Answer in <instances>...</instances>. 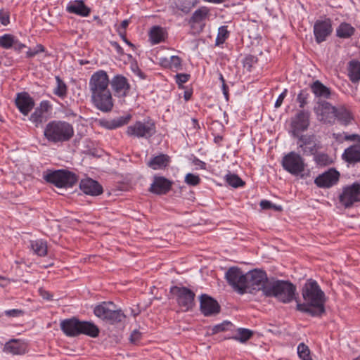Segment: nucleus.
<instances>
[{"instance_id": "obj_1", "label": "nucleus", "mask_w": 360, "mask_h": 360, "mask_svg": "<svg viewBox=\"0 0 360 360\" xmlns=\"http://www.w3.org/2000/svg\"><path fill=\"white\" fill-rule=\"evenodd\" d=\"M301 293L304 302L296 301L297 311L312 317H321L326 313L325 293L315 280H307L301 290Z\"/></svg>"}, {"instance_id": "obj_2", "label": "nucleus", "mask_w": 360, "mask_h": 360, "mask_svg": "<svg viewBox=\"0 0 360 360\" xmlns=\"http://www.w3.org/2000/svg\"><path fill=\"white\" fill-rule=\"evenodd\" d=\"M296 286L289 281L271 278L265 288V296L275 297L282 303H290L295 299Z\"/></svg>"}, {"instance_id": "obj_3", "label": "nucleus", "mask_w": 360, "mask_h": 360, "mask_svg": "<svg viewBox=\"0 0 360 360\" xmlns=\"http://www.w3.org/2000/svg\"><path fill=\"white\" fill-rule=\"evenodd\" d=\"M44 136L50 143H62L73 137L74 128L68 122L53 120L46 125Z\"/></svg>"}, {"instance_id": "obj_4", "label": "nucleus", "mask_w": 360, "mask_h": 360, "mask_svg": "<svg viewBox=\"0 0 360 360\" xmlns=\"http://www.w3.org/2000/svg\"><path fill=\"white\" fill-rule=\"evenodd\" d=\"M94 314L101 319L110 324L122 323L126 316L121 309H117L112 302H103L95 307Z\"/></svg>"}, {"instance_id": "obj_5", "label": "nucleus", "mask_w": 360, "mask_h": 360, "mask_svg": "<svg viewBox=\"0 0 360 360\" xmlns=\"http://www.w3.org/2000/svg\"><path fill=\"white\" fill-rule=\"evenodd\" d=\"M43 177L58 188H71L77 181V176L74 173L64 169L47 171Z\"/></svg>"}, {"instance_id": "obj_6", "label": "nucleus", "mask_w": 360, "mask_h": 360, "mask_svg": "<svg viewBox=\"0 0 360 360\" xmlns=\"http://www.w3.org/2000/svg\"><path fill=\"white\" fill-rule=\"evenodd\" d=\"M246 277L247 290L250 293L253 291L262 290L265 295V288L267 287V283L270 282L265 271L255 269L247 272Z\"/></svg>"}, {"instance_id": "obj_7", "label": "nucleus", "mask_w": 360, "mask_h": 360, "mask_svg": "<svg viewBox=\"0 0 360 360\" xmlns=\"http://www.w3.org/2000/svg\"><path fill=\"white\" fill-rule=\"evenodd\" d=\"M339 203L345 209L352 207L360 202V182L355 181L351 185L343 186L338 195Z\"/></svg>"}, {"instance_id": "obj_8", "label": "nucleus", "mask_w": 360, "mask_h": 360, "mask_svg": "<svg viewBox=\"0 0 360 360\" xmlns=\"http://www.w3.org/2000/svg\"><path fill=\"white\" fill-rule=\"evenodd\" d=\"M246 274L237 266L230 267L225 274L227 283L240 295L247 292Z\"/></svg>"}, {"instance_id": "obj_9", "label": "nucleus", "mask_w": 360, "mask_h": 360, "mask_svg": "<svg viewBox=\"0 0 360 360\" xmlns=\"http://www.w3.org/2000/svg\"><path fill=\"white\" fill-rule=\"evenodd\" d=\"M156 131L155 123L150 118L143 122L137 121L127 127V134L130 136L149 138Z\"/></svg>"}, {"instance_id": "obj_10", "label": "nucleus", "mask_w": 360, "mask_h": 360, "mask_svg": "<svg viewBox=\"0 0 360 360\" xmlns=\"http://www.w3.org/2000/svg\"><path fill=\"white\" fill-rule=\"evenodd\" d=\"M297 139V146L300 152L304 155H312L321 148L319 141H317L314 134H299V136H292Z\"/></svg>"}, {"instance_id": "obj_11", "label": "nucleus", "mask_w": 360, "mask_h": 360, "mask_svg": "<svg viewBox=\"0 0 360 360\" xmlns=\"http://www.w3.org/2000/svg\"><path fill=\"white\" fill-rule=\"evenodd\" d=\"M335 106L326 101H318L314 107L318 120L325 124H333L335 122Z\"/></svg>"}, {"instance_id": "obj_12", "label": "nucleus", "mask_w": 360, "mask_h": 360, "mask_svg": "<svg viewBox=\"0 0 360 360\" xmlns=\"http://www.w3.org/2000/svg\"><path fill=\"white\" fill-rule=\"evenodd\" d=\"M283 168L293 175H297L304 170V162L301 155L295 152H290L282 160Z\"/></svg>"}, {"instance_id": "obj_13", "label": "nucleus", "mask_w": 360, "mask_h": 360, "mask_svg": "<svg viewBox=\"0 0 360 360\" xmlns=\"http://www.w3.org/2000/svg\"><path fill=\"white\" fill-rule=\"evenodd\" d=\"M171 292L176 296L178 304L184 311H188L194 306L195 293L186 287L174 286Z\"/></svg>"}, {"instance_id": "obj_14", "label": "nucleus", "mask_w": 360, "mask_h": 360, "mask_svg": "<svg viewBox=\"0 0 360 360\" xmlns=\"http://www.w3.org/2000/svg\"><path fill=\"white\" fill-rule=\"evenodd\" d=\"M91 98L94 105L102 112H108L113 108V99L110 90L93 92Z\"/></svg>"}, {"instance_id": "obj_15", "label": "nucleus", "mask_w": 360, "mask_h": 360, "mask_svg": "<svg viewBox=\"0 0 360 360\" xmlns=\"http://www.w3.org/2000/svg\"><path fill=\"white\" fill-rule=\"evenodd\" d=\"M310 124V112L306 110H299L292 118V135L299 136L302 132L307 130Z\"/></svg>"}, {"instance_id": "obj_16", "label": "nucleus", "mask_w": 360, "mask_h": 360, "mask_svg": "<svg viewBox=\"0 0 360 360\" xmlns=\"http://www.w3.org/2000/svg\"><path fill=\"white\" fill-rule=\"evenodd\" d=\"M333 27L330 18L317 20L314 25V35L317 44L326 41L327 38L332 34Z\"/></svg>"}, {"instance_id": "obj_17", "label": "nucleus", "mask_w": 360, "mask_h": 360, "mask_svg": "<svg viewBox=\"0 0 360 360\" xmlns=\"http://www.w3.org/2000/svg\"><path fill=\"white\" fill-rule=\"evenodd\" d=\"M110 81L108 75L104 70L94 72L89 80V89L91 93L110 90L108 88Z\"/></svg>"}, {"instance_id": "obj_18", "label": "nucleus", "mask_w": 360, "mask_h": 360, "mask_svg": "<svg viewBox=\"0 0 360 360\" xmlns=\"http://www.w3.org/2000/svg\"><path fill=\"white\" fill-rule=\"evenodd\" d=\"M340 173L334 168L319 174L314 180V184L319 188H328L336 185L340 179Z\"/></svg>"}, {"instance_id": "obj_19", "label": "nucleus", "mask_w": 360, "mask_h": 360, "mask_svg": "<svg viewBox=\"0 0 360 360\" xmlns=\"http://www.w3.org/2000/svg\"><path fill=\"white\" fill-rule=\"evenodd\" d=\"M111 87L115 96L124 98L129 95L131 86L128 79L122 75H117L110 81Z\"/></svg>"}, {"instance_id": "obj_20", "label": "nucleus", "mask_w": 360, "mask_h": 360, "mask_svg": "<svg viewBox=\"0 0 360 360\" xmlns=\"http://www.w3.org/2000/svg\"><path fill=\"white\" fill-rule=\"evenodd\" d=\"M200 307L205 316L217 314L220 311V306L217 301L206 294L200 296Z\"/></svg>"}, {"instance_id": "obj_21", "label": "nucleus", "mask_w": 360, "mask_h": 360, "mask_svg": "<svg viewBox=\"0 0 360 360\" xmlns=\"http://www.w3.org/2000/svg\"><path fill=\"white\" fill-rule=\"evenodd\" d=\"M15 105L21 113L27 115L34 108V101L28 93L21 92L17 94Z\"/></svg>"}, {"instance_id": "obj_22", "label": "nucleus", "mask_w": 360, "mask_h": 360, "mask_svg": "<svg viewBox=\"0 0 360 360\" xmlns=\"http://www.w3.org/2000/svg\"><path fill=\"white\" fill-rule=\"evenodd\" d=\"M51 108V105L48 101H43L40 103L39 107L35 108L34 112L30 115V120L38 127L40 124L45 122L47 120L46 113Z\"/></svg>"}, {"instance_id": "obj_23", "label": "nucleus", "mask_w": 360, "mask_h": 360, "mask_svg": "<svg viewBox=\"0 0 360 360\" xmlns=\"http://www.w3.org/2000/svg\"><path fill=\"white\" fill-rule=\"evenodd\" d=\"M81 321L77 318L64 319L60 322V328L69 337H76L79 335Z\"/></svg>"}, {"instance_id": "obj_24", "label": "nucleus", "mask_w": 360, "mask_h": 360, "mask_svg": "<svg viewBox=\"0 0 360 360\" xmlns=\"http://www.w3.org/2000/svg\"><path fill=\"white\" fill-rule=\"evenodd\" d=\"M79 188L85 194L93 196L103 193L102 186L96 181L90 178L82 179L79 183Z\"/></svg>"}, {"instance_id": "obj_25", "label": "nucleus", "mask_w": 360, "mask_h": 360, "mask_svg": "<svg viewBox=\"0 0 360 360\" xmlns=\"http://www.w3.org/2000/svg\"><path fill=\"white\" fill-rule=\"evenodd\" d=\"M66 10L70 13L86 17L91 12V8L86 6L82 0L71 1L67 5Z\"/></svg>"}, {"instance_id": "obj_26", "label": "nucleus", "mask_w": 360, "mask_h": 360, "mask_svg": "<svg viewBox=\"0 0 360 360\" xmlns=\"http://www.w3.org/2000/svg\"><path fill=\"white\" fill-rule=\"evenodd\" d=\"M131 118V115L128 114L111 120H101L100 125L107 129L112 130L128 124Z\"/></svg>"}, {"instance_id": "obj_27", "label": "nucleus", "mask_w": 360, "mask_h": 360, "mask_svg": "<svg viewBox=\"0 0 360 360\" xmlns=\"http://www.w3.org/2000/svg\"><path fill=\"white\" fill-rule=\"evenodd\" d=\"M342 158L349 164L360 162V143L354 144L346 148Z\"/></svg>"}, {"instance_id": "obj_28", "label": "nucleus", "mask_w": 360, "mask_h": 360, "mask_svg": "<svg viewBox=\"0 0 360 360\" xmlns=\"http://www.w3.org/2000/svg\"><path fill=\"white\" fill-rule=\"evenodd\" d=\"M335 120L344 126L349 125L354 117L352 112L344 105L335 108Z\"/></svg>"}, {"instance_id": "obj_29", "label": "nucleus", "mask_w": 360, "mask_h": 360, "mask_svg": "<svg viewBox=\"0 0 360 360\" xmlns=\"http://www.w3.org/2000/svg\"><path fill=\"white\" fill-rule=\"evenodd\" d=\"M309 86L311 92L319 98L328 99L332 95L330 89L325 86L319 80L314 81Z\"/></svg>"}, {"instance_id": "obj_30", "label": "nucleus", "mask_w": 360, "mask_h": 360, "mask_svg": "<svg viewBox=\"0 0 360 360\" xmlns=\"http://www.w3.org/2000/svg\"><path fill=\"white\" fill-rule=\"evenodd\" d=\"M27 347L25 343L19 340H11L6 343L4 351L15 354L20 355L26 352Z\"/></svg>"}, {"instance_id": "obj_31", "label": "nucleus", "mask_w": 360, "mask_h": 360, "mask_svg": "<svg viewBox=\"0 0 360 360\" xmlns=\"http://www.w3.org/2000/svg\"><path fill=\"white\" fill-rule=\"evenodd\" d=\"M159 65L165 68L177 71L181 68V60L176 56H171L169 58L161 57L159 58Z\"/></svg>"}, {"instance_id": "obj_32", "label": "nucleus", "mask_w": 360, "mask_h": 360, "mask_svg": "<svg viewBox=\"0 0 360 360\" xmlns=\"http://www.w3.org/2000/svg\"><path fill=\"white\" fill-rule=\"evenodd\" d=\"M100 330L94 323L90 321H81L79 328V335L84 334L91 338L98 336Z\"/></svg>"}, {"instance_id": "obj_33", "label": "nucleus", "mask_w": 360, "mask_h": 360, "mask_svg": "<svg viewBox=\"0 0 360 360\" xmlns=\"http://www.w3.org/2000/svg\"><path fill=\"white\" fill-rule=\"evenodd\" d=\"M210 10L206 6H202L197 9L192 15L189 20V24L192 27L196 24L202 23L207 17Z\"/></svg>"}, {"instance_id": "obj_34", "label": "nucleus", "mask_w": 360, "mask_h": 360, "mask_svg": "<svg viewBox=\"0 0 360 360\" xmlns=\"http://www.w3.org/2000/svg\"><path fill=\"white\" fill-rule=\"evenodd\" d=\"M355 33V28L349 23L341 22L336 29V36L340 39H349Z\"/></svg>"}, {"instance_id": "obj_35", "label": "nucleus", "mask_w": 360, "mask_h": 360, "mask_svg": "<svg viewBox=\"0 0 360 360\" xmlns=\"http://www.w3.org/2000/svg\"><path fill=\"white\" fill-rule=\"evenodd\" d=\"M348 76L352 83H358L360 81V62L351 60L348 64Z\"/></svg>"}, {"instance_id": "obj_36", "label": "nucleus", "mask_w": 360, "mask_h": 360, "mask_svg": "<svg viewBox=\"0 0 360 360\" xmlns=\"http://www.w3.org/2000/svg\"><path fill=\"white\" fill-rule=\"evenodd\" d=\"M31 248L34 252L40 257H44L47 254V244L42 240H36L31 241Z\"/></svg>"}, {"instance_id": "obj_37", "label": "nucleus", "mask_w": 360, "mask_h": 360, "mask_svg": "<svg viewBox=\"0 0 360 360\" xmlns=\"http://www.w3.org/2000/svg\"><path fill=\"white\" fill-rule=\"evenodd\" d=\"M56 87L53 90V94L58 97L63 98L67 96L68 87L65 83L59 76H56Z\"/></svg>"}, {"instance_id": "obj_38", "label": "nucleus", "mask_w": 360, "mask_h": 360, "mask_svg": "<svg viewBox=\"0 0 360 360\" xmlns=\"http://www.w3.org/2000/svg\"><path fill=\"white\" fill-rule=\"evenodd\" d=\"M174 181L165 176H159V195H165L171 191Z\"/></svg>"}, {"instance_id": "obj_39", "label": "nucleus", "mask_w": 360, "mask_h": 360, "mask_svg": "<svg viewBox=\"0 0 360 360\" xmlns=\"http://www.w3.org/2000/svg\"><path fill=\"white\" fill-rule=\"evenodd\" d=\"M314 155V160L317 165L321 167H325L330 165L333 162L332 159L328 156V154L324 153H315Z\"/></svg>"}, {"instance_id": "obj_40", "label": "nucleus", "mask_w": 360, "mask_h": 360, "mask_svg": "<svg viewBox=\"0 0 360 360\" xmlns=\"http://www.w3.org/2000/svg\"><path fill=\"white\" fill-rule=\"evenodd\" d=\"M237 332L238 335L233 337V338L240 342H245L253 335V332L247 328H240L237 330Z\"/></svg>"}, {"instance_id": "obj_41", "label": "nucleus", "mask_w": 360, "mask_h": 360, "mask_svg": "<svg viewBox=\"0 0 360 360\" xmlns=\"http://www.w3.org/2000/svg\"><path fill=\"white\" fill-rule=\"evenodd\" d=\"M15 37L10 34H5L0 37V46L8 49L13 47V43H15Z\"/></svg>"}, {"instance_id": "obj_42", "label": "nucleus", "mask_w": 360, "mask_h": 360, "mask_svg": "<svg viewBox=\"0 0 360 360\" xmlns=\"http://www.w3.org/2000/svg\"><path fill=\"white\" fill-rule=\"evenodd\" d=\"M258 62V58L257 56L253 55H248L243 60V68L245 69L248 72H251L252 68L255 64Z\"/></svg>"}, {"instance_id": "obj_43", "label": "nucleus", "mask_w": 360, "mask_h": 360, "mask_svg": "<svg viewBox=\"0 0 360 360\" xmlns=\"http://www.w3.org/2000/svg\"><path fill=\"white\" fill-rule=\"evenodd\" d=\"M226 179L228 184L233 188H238L243 186L245 184V182L237 174H235L226 175Z\"/></svg>"}, {"instance_id": "obj_44", "label": "nucleus", "mask_w": 360, "mask_h": 360, "mask_svg": "<svg viewBox=\"0 0 360 360\" xmlns=\"http://www.w3.org/2000/svg\"><path fill=\"white\" fill-rule=\"evenodd\" d=\"M309 97L310 94L307 89L300 91L297 96V101L300 108H304L308 104Z\"/></svg>"}, {"instance_id": "obj_45", "label": "nucleus", "mask_w": 360, "mask_h": 360, "mask_svg": "<svg viewBox=\"0 0 360 360\" xmlns=\"http://www.w3.org/2000/svg\"><path fill=\"white\" fill-rule=\"evenodd\" d=\"M297 354L302 360H312L310 356L309 347L304 343H300L297 347Z\"/></svg>"}, {"instance_id": "obj_46", "label": "nucleus", "mask_w": 360, "mask_h": 360, "mask_svg": "<svg viewBox=\"0 0 360 360\" xmlns=\"http://www.w3.org/2000/svg\"><path fill=\"white\" fill-rule=\"evenodd\" d=\"M229 36V32L227 26H221L218 30V34L216 39V45H220L224 43Z\"/></svg>"}, {"instance_id": "obj_47", "label": "nucleus", "mask_w": 360, "mask_h": 360, "mask_svg": "<svg viewBox=\"0 0 360 360\" xmlns=\"http://www.w3.org/2000/svg\"><path fill=\"white\" fill-rule=\"evenodd\" d=\"M185 182L189 186H195L200 184V178L198 175L188 173L185 176Z\"/></svg>"}, {"instance_id": "obj_48", "label": "nucleus", "mask_w": 360, "mask_h": 360, "mask_svg": "<svg viewBox=\"0 0 360 360\" xmlns=\"http://www.w3.org/2000/svg\"><path fill=\"white\" fill-rule=\"evenodd\" d=\"M171 162V158L163 153H159V169H165Z\"/></svg>"}, {"instance_id": "obj_49", "label": "nucleus", "mask_w": 360, "mask_h": 360, "mask_svg": "<svg viewBox=\"0 0 360 360\" xmlns=\"http://www.w3.org/2000/svg\"><path fill=\"white\" fill-rule=\"evenodd\" d=\"M191 75L186 73L176 74L175 75V81L179 85V88H183V84L187 82L190 79Z\"/></svg>"}, {"instance_id": "obj_50", "label": "nucleus", "mask_w": 360, "mask_h": 360, "mask_svg": "<svg viewBox=\"0 0 360 360\" xmlns=\"http://www.w3.org/2000/svg\"><path fill=\"white\" fill-rule=\"evenodd\" d=\"M45 51L44 46L41 44H37L33 49L29 48L26 53L27 58H33L39 53H42Z\"/></svg>"}, {"instance_id": "obj_51", "label": "nucleus", "mask_w": 360, "mask_h": 360, "mask_svg": "<svg viewBox=\"0 0 360 360\" xmlns=\"http://www.w3.org/2000/svg\"><path fill=\"white\" fill-rule=\"evenodd\" d=\"M148 41L152 46L158 44V25H154L151 27L148 33Z\"/></svg>"}, {"instance_id": "obj_52", "label": "nucleus", "mask_w": 360, "mask_h": 360, "mask_svg": "<svg viewBox=\"0 0 360 360\" xmlns=\"http://www.w3.org/2000/svg\"><path fill=\"white\" fill-rule=\"evenodd\" d=\"M229 325H231V323L229 321H224L221 323L215 325L212 329V333L215 334L219 332L225 331L227 330L226 327Z\"/></svg>"}, {"instance_id": "obj_53", "label": "nucleus", "mask_w": 360, "mask_h": 360, "mask_svg": "<svg viewBox=\"0 0 360 360\" xmlns=\"http://www.w3.org/2000/svg\"><path fill=\"white\" fill-rule=\"evenodd\" d=\"M9 13L4 9L0 10V22L6 26L9 24Z\"/></svg>"}, {"instance_id": "obj_54", "label": "nucleus", "mask_w": 360, "mask_h": 360, "mask_svg": "<svg viewBox=\"0 0 360 360\" xmlns=\"http://www.w3.org/2000/svg\"><path fill=\"white\" fill-rule=\"evenodd\" d=\"M141 338V333L139 330H134L130 335V338H129L130 342L132 344L136 345L139 342Z\"/></svg>"}, {"instance_id": "obj_55", "label": "nucleus", "mask_w": 360, "mask_h": 360, "mask_svg": "<svg viewBox=\"0 0 360 360\" xmlns=\"http://www.w3.org/2000/svg\"><path fill=\"white\" fill-rule=\"evenodd\" d=\"M288 90L286 89H284V91L278 96L277 98L276 103H275V108H278L281 106L284 98H285L287 95Z\"/></svg>"}, {"instance_id": "obj_56", "label": "nucleus", "mask_w": 360, "mask_h": 360, "mask_svg": "<svg viewBox=\"0 0 360 360\" xmlns=\"http://www.w3.org/2000/svg\"><path fill=\"white\" fill-rule=\"evenodd\" d=\"M188 1V6H182L180 9L181 11H183L184 13H188L192 8H193L194 6H195V5L197 4L198 1L196 0H187Z\"/></svg>"}, {"instance_id": "obj_57", "label": "nucleus", "mask_w": 360, "mask_h": 360, "mask_svg": "<svg viewBox=\"0 0 360 360\" xmlns=\"http://www.w3.org/2000/svg\"><path fill=\"white\" fill-rule=\"evenodd\" d=\"M23 314V311L20 309H10L5 311V314L8 316L18 317Z\"/></svg>"}, {"instance_id": "obj_58", "label": "nucleus", "mask_w": 360, "mask_h": 360, "mask_svg": "<svg viewBox=\"0 0 360 360\" xmlns=\"http://www.w3.org/2000/svg\"><path fill=\"white\" fill-rule=\"evenodd\" d=\"M259 205L262 210H271V207H273V203L267 200H262Z\"/></svg>"}, {"instance_id": "obj_59", "label": "nucleus", "mask_w": 360, "mask_h": 360, "mask_svg": "<svg viewBox=\"0 0 360 360\" xmlns=\"http://www.w3.org/2000/svg\"><path fill=\"white\" fill-rule=\"evenodd\" d=\"M193 163L194 165L199 167L201 169H206V163L202 160H200L199 158L194 157L193 159Z\"/></svg>"}, {"instance_id": "obj_60", "label": "nucleus", "mask_w": 360, "mask_h": 360, "mask_svg": "<svg viewBox=\"0 0 360 360\" xmlns=\"http://www.w3.org/2000/svg\"><path fill=\"white\" fill-rule=\"evenodd\" d=\"M167 38V32L165 29L159 27V43L165 41Z\"/></svg>"}, {"instance_id": "obj_61", "label": "nucleus", "mask_w": 360, "mask_h": 360, "mask_svg": "<svg viewBox=\"0 0 360 360\" xmlns=\"http://www.w3.org/2000/svg\"><path fill=\"white\" fill-rule=\"evenodd\" d=\"M119 34L120 35V37H122V40L128 45L130 47L132 48V49H135V46L134 44H133L131 41H129L127 37H126V32L125 31H122V30H120L119 31Z\"/></svg>"}, {"instance_id": "obj_62", "label": "nucleus", "mask_w": 360, "mask_h": 360, "mask_svg": "<svg viewBox=\"0 0 360 360\" xmlns=\"http://www.w3.org/2000/svg\"><path fill=\"white\" fill-rule=\"evenodd\" d=\"M13 49L15 51H20L22 49L25 48L26 46L22 44L16 37L15 39V43L13 45Z\"/></svg>"}, {"instance_id": "obj_63", "label": "nucleus", "mask_w": 360, "mask_h": 360, "mask_svg": "<svg viewBox=\"0 0 360 360\" xmlns=\"http://www.w3.org/2000/svg\"><path fill=\"white\" fill-rule=\"evenodd\" d=\"M150 191L154 193H158V176L155 175L153 181L150 187Z\"/></svg>"}, {"instance_id": "obj_64", "label": "nucleus", "mask_w": 360, "mask_h": 360, "mask_svg": "<svg viewBox=\"0 0 360 360\" xmlns=\"http://www.w3.org/2000/svg\"><path fill=\"white\" fill-rule=\"evenodd\" d=\"M345 140L346 141H358L360 143V136L358 134H351L347 135L345 134Z\"/></svg>"}]
</instances>
